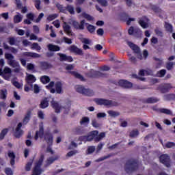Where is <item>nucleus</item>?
<instances>
[{"label":"nucleus","mask_w":175,"mask_h":175,"mask_svg":"<svg viewBox=\"0 0 175 175\" xmlns=\"http://www.w3.org/2000/svg\"><path fill=\"white\" fill-rule=\"evenodd\" d=\"M8 98V90L6 89H3L0 90V99L3 100H6Z\"/></svg>","instance_id":"nucleus-28"},{"label":"nucleus","mask_w":175,"mask_h":175,"mask_svg":"<svg viewBox=\"0 0 175 175\" xmlns=\"http://www.w3.org/2000/svg\"><path fill=\"white\" fill-rule=\"evenodd\" d=\"M55 86V91L57 94L64 93V90H62V83L61 82H57Z\"/></svg>","instance_id":"nucleus-25"},{"label":"nucleus","mask_w":175,"mask_h":175,"mask_svg":"<svg viewBox=\"0 0 175 175\" xmlns=\"http://www.w3.org/2000/svg\"><path fill=\"white\" fill-rule=\"evenodd\" d=\"M106 136L105 133H100L98 135H97L95 137V142H100Z\"/></svg>","instance_id":"nucleus-39"},{"label":"nucleus","mask_w":175,"mask_h":175,"mask_svg":"<svg viewBox=\"0 0 175 175\" xmlns=\"http://www.w3.org/2000/svg\"><path fill=\"white\" fill-rule=\"evenodd\" d=\"M50 98H51V96L44 98L41 100L40 104V109H46V107H49V103L50 102Z\"/></svg>","instance_id":"nucleus-15"},{"label":"nucleus","mask_w":175,"mask_h":175,"mask_svg":"<svg viewBox=\"0 0 175 175\" xmlns=\"http://www.w3.org/2000/svg\"><path fill=\"white\" fill-rule=\"evenodd\" d=\"M165 75H166V70L165 69L161 70L157 73V77H164Z\"/></svg>","instance_id":"nucleus-46"},{"label":"nucleus","mask_w":175,"mask_h":175,"mask_svg":"<svg viewBox=\"0 0 175 175\" xmlns=\"http://www.w3.org/2000/svg\"><path fill=\"white\" fill-rule=\"evenodd\" d=\"M33 91L34 94H39L40 92V87L38 84H34L33 85Z\"/></svg>","instance_id":"nucleus-52"},{"label":"nucleus","mask_w":175,"mask_h":175,"mask_svg":"<svg viewBox=\"0 0 175 175\" xmlns=\"http://www.w3.org/2000/svg\"><path fill=\"white\" fill-rule=\"evenodd\" d=\"M56 7L60 12H62V13H66V12H68L70 14H73L75 13V8H73L72 5H68L66 7H64V5L57 3Z\"/></svg>","instance_id":"nucleus-7"},{"label":"nucleus","mask_w":175,"mask_h":175,"mask_svg":"<svg viewBox=\"0 0 175 175\" xmlns=\"http://www.w3.org/2000/svg\"><path fill=\"white\" fill-rule=\"evenodd\" d=\"M82 16L83 17H84V18H86V20H88V21H92V20H94V18L92 16H91V15L83 12L82 13Z\"/></svg>","instance_id":"nucleus-45"},{"label":"nucleus","mask_w":175,"mask_h":175,"mask_svg":"<svg viewBox=\"0 0 175 175\" xmlns=\"http://www.w3.org/2000/svg\"><path fill=\"white\" fill-rule=\"evenodd\" d=\"M165 147H167V148H173L174 147H175V144L173 142H167L165 144Z\"/></svg>","instance_id":"nucleus-61"},{"label":"nucleus","mask_w":175,"mask_h":175,"mask_svg":"<svg viewBox=\"0 0 175 175\" xmlns=\"http://www.w3.org/2000/svg\"><path fill=\"white\" fill-rule=\"evenodd\" d=\"M97 135H99V131H92L88 134L87 137H84L83 140H85L86 142H92V140H95V137H96Z\"/></svg>","instance_id":"nucleus-11"},{"label":"nucleus","mask_w":175,"mask_h":175,"mask_svg":"<svg viewBox=\"0 0 175 175\" xmlns=\"http://www.w3.org/2000/svg\"><path fill=\"white\" fill-rule=\"evenodd\" d=\"M139 76H152V70H142L139 73Z\"/></svg>","instance_id":"nucleus-26"},{"label":"nucleus","mask_w":175,"mask_h":175,"mask_svg":"<svg viewBox=\"0 0 175 175\" xmlns=\"http://www.w3.org/2000/svg\"><path fill=\"white\" fill-rule=\"evenodd\" d=\"M139 135V130L135 129L130 132L129 136L130 137H137Z\"/></svg>","instance_id":"nucleus-40"},{"label":"nucleus","mask_w":175,"mask_h":175,"mask_svg":"<svg viewBox=\"0 0 175 175\" xmlns=\"http://www.w3.org/2000/svg\"><path fill=\"white\" fill-rule=\"evenodd\" d=\"M77 147V144L75 142H71L70 146H68V150H72V148H76Z\"/></svg>","instance_id":"nucleus-60"},{"label":"nucleus","mask_w":175,"mask_h":175,"mask_svg":"<svg viewBox=\"0 0 175 175\" xmlns=\"http://www.w3.org/2000/svg\"><path fill=\"white\" fill-rule=\"evenodd\" d=\"M165 29L168 31V32H172L173 26H172L170 23H165Z\"/></svg>","instance_id":"nucleus-54"},{"label":"nucleus","mask_w":175,"mask_h":175,"mask_svg":"<svg viewBox=\"0 0 175 175\" xmlns=\"http://www.w3.org/2000/svg\"><path fill=\"white\" fill-rule=\"evenodd\" d=\"M94 91L90 89H85V93H83V95H85L86 96H94Z\"/></svg>","instance_id":"nucleus-42"},{"label":"nucleus","mask_w":175,"mask_h":175,"mask_svg":"<svg viewBox=\"0 0 175 175\" xmlns=\"http://www.w3.org/2000/svg\"><path fill=\"white\" fill-rule=\"evenodd\" d=\"M79 40L81 43H83V50H90L91 49L90 47V44L92 43V40H90L89 38H79Z\"/></svg>","instance_id":"nucleus-9"},{"label":"nucleus","mask_w":175,"mask_h":175,"mask_svg":"<svg viewBox=\"0 0 175 175\" xmlns=\"http://www.w3.org/2000/svg\"><path fill=\"white\" fill-rule=\"evenodd\" d=\"M8 157H9V158L11 159L10 163H11L12 166H13V165H14V159L16 158V155L14 154V152H13L12 151H9Z\"/></svg>","instance_id":"nucleus-32"},{"label":"nucleus","mask_w":175,"mask_h":175,"mask_svg":"<svg viewBox=\"0 0 175 175\" xmlns=\"http://www.w3.org/2000/svg\"><path fill=\"white\" fill-rule=\"evenodd\" d=\"M173 65H174L173 62H167L166 64V68L167 70H171V69H173Z\"/></svg>","instance_id":"nucleus-58"},{"label":"nucleus","mask_w":175,"mask_h":175,"mask_svg":"<svg viewBox=\"0 0 175 175\" xmlns=\"http://www.w3.org/2000/svg\"><path fill=\"white\" fill-rule=\"evenodd\" d=\"M107 115L105 112H100V113H98L96 115V118L98 119L105 118V117H107Z\"/></svg>","instance_id":"nucleus-55"},{"label":"nucleus","mask_w":175,"mask_h":175,"mask_svg":"<svg viewBox=\"0 0 175 175\" xmlns=\"http://www.w3.org/2000/svg\"><path fill=\"white\" fill-rule=\"evenodd\" d=\"M154 61L156 62V68H161V66H162V65H163V59H159V58H157L154 57Z\"/></svg>","instance_id":"nucleus-34"},{"label":"nucleus","mask_w":175,"mask_h":175,"mask_svg":"<svg viewBox=\"0 0 175 175\" xmlns=\"http://www.w3.org/2000/svg\"><path fill=\"white\" fill-rule=\"evenodd\" d=\"M95 151V146H89L88 148V154H92Z\"/></svg>","instance_id":"nucleus-63"},{"label":"nucleus","mask_w":175,"mask_h":175,"mask_svg":"<svg viewBox=\"0 0 175 175\" xmlns=\"http://www.w3.org/2000/svg\"><path fill=\"white\" fill-rule=\"evenodd\" d=\"M128 46L131 48L134 51V53L137 54V57L138 59H146L147 57H148V51L147 50H144L143 54L140 52V48L137 46L136 44L132 43L131 42H127Z\"/></svg>","instance_id":"nucleus-2"},{"label":"nucleus","mask_w":175,"mask_h":175,"mask_svg":"<svg viewBox=\"0 0 175 175\" xmlns=\"http://www.w3.org/2000/svg\"><path fill=\"white\" fill-rule=\"evenodd\" d=\"M30 118H31V111H28L23 120V124H28V121H29Z\"/></svg>","instance_id":"nucleus-48"},{"label":"nucleus","mask_w":175,"mask_h":175,"mask_svg":"<svg viewBox=\"0 0 175 175\" xmlns=\"http://www.w3.org/2000/svg\"><path fill=\"white\" fill-rule=\"evenodd\" d=\"M5 59H8V64L10 66L15 68V72H20V64L14 59V56L11 53H5Z\"/></svg>","instance_id":"nucleus-4"},{"label":"nucleus","mask_w":175,"mask_h":175,"mask_svg":"<svg viewBox=\"0 0 175 175\" xmlns=\"http://www.w3.org/2000/svg\"><path fill=\"white\" fill-rule=\"evenodd\" d=\"M63 29L65 33H66V35H68V36H72L73 35V33H72V29L70 28V26L68 24V23L64 22Z\"/></svg>","instance_id":"nucleus-14"},{"label":"nucleus","mask_w":175,"mask_h":175,"mask_svg":"<svg viewBox=\"0 0 175 175\" xmlns=\"http://www.w3.org/2000/svg\"><path fill=\"white\" fill-rule=\"evenodd\" d=\"M24 55L26 57H31L32 58H40V55L33 52H25Z\"/></svg>","instance_id":"nucleus-30"},{"label":"nucleus","mask_w":175,"mask_h":175,"mask_svg":"<svg viewBox=\"0 0 175 175\" xmlns=\"http://www.w3.org/2000/svg\"><path fill=\"white\" fill-rule=\"evenodd\" d=\"M51 105L53 109L55 111V113H61L64 110L65 114H69L70 110V103L66 105L64 107L61 106L59 102L55 101L54 98H52Z\"/></svg>","instance_id":"nucleus-1"},{"label":"nucleus","mask_w":175,"mask_h":175,"mask_svg":"<svg viewBox=\"0 0 175 175\" xmlns=\"http://www.w3.org/2000/svg\"><path fill=\"white\" fill-rule=\"evenodd\" d=\"M47 48L49 51H59V50H61V48H59V46L52 44H49L47 45Z\"/></svg>","instance_id":"nucleus-27"},{"label":"nucleus","mask_w":175,"mask_h":175,"mask_svg":"<svg viewBox=\"0 0 175 175\" xmlns=\"http://www.w3.org/2000/svg\"><path fill=\"white\" fill-rule=\"evenodd\" d=\"M135 32H140V29L139 28L134 29L133 27H131L129 29V33L130 35H134Z\"/></svg>","instance_id":"nucleus-41"},{"label":"nucleus","mask_w":175,"mask_h":175,"mask_svg":"<svg viewBox=\"0 0 175 175\" xmlns=\"http://www.w3.org/2000/svg\"><path fill=\"white\" fill-rule=\"evenodd\" d=\"M40 81L42 82L43 84H47V83H50V77L43 75L40 77Z\"/></svg>","instance_id":"nucleus-33"},{"label":"nucleus","mask_w":175,"mask_h":175,"mask_svg":"<svg viewBox=\"0 0 175 175\" xmlns=\"http://www.w3.org/2000/svg\"><path fill=\"white\" fill-rule=\"evenodd\" d=\"M160 162L167 167H170V157L167 154H162L160 158Z\"/></svg>","instance_id":"nucleus-8"},{"label":"nucleus","mask_w":175,"mask_h":175,"mask_svg":"<svg viewBox=\"0 0 175 175\" xmlns=\"http://www.w3.org/2000/svg\"><path fill=\"white\" fill-rule=\"evenodd\" d=\"M119 85L123 88H132L133 87L132 83L125 80H120L119 81Z\"/></svg>","instance_id":"nucleus-21"},{"label":"nucleus","mask_w":175,"mask_h":175,"mask_svg":"<svg viewBox=\"0 0 175 175\" xmlns=\"http://www.w3.org/2000/svg\"><path fill=\"white\" fill-rule=\"evenodd\" d=\"M107 113V114H109V117H111L113 118H116V117H118V116H120V112L117 111L108 110Z\"/></svg>","instance_id":"nucleus-29"},{"label":"nucleus","mask_w":175,"mask_h":175,"mask_svg":"<svg viewBox=\"0 0 175 175\" xmlns=\"http://www.w3.org/2000/svg\"><path fill=\"white\" fill-rule=\"evenodd\" d=\"M32 163H33V159H30L29 162L26 164V166H25L26 172H29V170H31V167H32Z\"/></svg>","instance_id":"nucleus-38"},{"label":"nucleus","mask_w":175,"mask_h":175,"mask_svg":"<svg viewBox=\"0 0 175 175\" xmlns=\"http://www.w3.org/2000/svg\"><path fill=\"white\" fill-rule=\"evenodd\" d=\"M44 133V130L43 129V124L41 123L40 124V129L39 131H36V135L34 137L35 140H38L39 137H43V135Z\"/></svg>","instance_id":"nucleus-16"},{"label":"nucleus","mask_w":175,"mask_h":175,"mask_svg":"<svg viewBox=\"0 0 175 175\" xmlns=\"http://www.w3.org/2000/svg\"><path fill=\"white\" fill-rule=\"evenodd\" d=\"M172 96H174V94H166L163 96L164 100H170Z\"/></svg>","instance_id":"nucleus-62"},{"label":"nucleus","mask_w":175,"mask_h":175,"mask_svg":"<svg viewBox=\"0 0 175 175\" xmlns=\"http://www.w3.org/2000/svg\"><path fill=\"white\" fill-rule=\"evenodd\" d=\"M5 174L13 175V171H12V169L7 167L5 168Z\"/></svg>","instance_id":"nucleus-64"},{"label":"nucleus","mask_w":175,"mask_h":175,"mask_svg":"<svg viewBox=\"0 0 175 175\" xmlns=\"http://www.w3.org/2000/svg\"><path fill=\"white\" fill-rule=\"evenodd\" d=\"M75 90L77 92H79V94H82V95H84L85 92V88L83 87L82 85H77L75 86Z\"/></svg>","instance_id":"nucleus-31"},{"label":"nucleus","mask_w":175,"mask_h":175,"mask_svg":"<svg viewBox=\"0 0 175 175\" xmlns=\"http://www.w3.org/2000/svg\"><path fill=\"white\" fill-rule=\"evenodd\" d=\"M57 55L59 57V60L62 62L66 61L67 62H73V58L72 56H68L64 53H59Z\"/></svg>","instance_id":"nucleus-12"},{"label":"nucleus","mask_w":175,"mask_h":175,"mask_svg":"<svg viewBox=\"0 0 175 175\" xmlns=\"http://www.w3.org/2000/svg\"><path fill=\"white\" fill-rule=\"evenodd\" d=\"M146 103H157V102H159V99L155 97H150L146 99Z\"/></svg>","instance_id":"nucleus-37"},{"label":"nucleus","mask_w":175,"mask_h":175,"mask_svg":"<svg viewBox=\"0 0 175 175\" xmlns=\"http://www.w3.org/2000/svg\"><path fill=\"white\" fill-rule=\"evenodd\" d=\"M23 15L20 12H16V15L14 16V23L15 24H18L23 21Z\"/></svg>","instance_id":"nucleus-23"},{"label":"nucleus","mask_w":175,"mask_h":175,"mask_svg":"<svg viewBox=\"0 0 175 175\" xmlns=\"http://www.w3.org/2000/svg\"><path fill=\"white\" fill-rule=\"evenodd\" d=\"M31 49L37 50V51H40L42 50V47H40V46H39V44L38 43H33L31 45Z\"/></svg>","instance_id":"nucleus-44"},{"label":"nucleus","mask_w":175,"mask_h":175,"mask_svg":"<svg viewBox=\"0 0 175 175\" xmlns=\"http://www.w3.org/2000/svg\"><path fill=\"white\" fill-rule=\"evenodd\" d=\"M88 122H90V118H88V117L82 118V119L80 122L81 125H83V124H88Z\"/></svg>","instance_id":"nucleus-53"},{"label":"nucleus","mask_w":175,"mask_h":175,"mask_svg":"<svg viewBox=\"0 0 175 175\" xmlns=\"http://www.w3.org/2000/svg\"><path fill=\"white\" fill-rule=\"evenodd\" d=\"M40 66L42 70H47V69H50L52 67L51 64L46 62H41L40 63Z\"/></svg>","instance_id":"nucleus-24"},{"label":"nucleus","mask_w":175,"mask_h":175,"mask_svg":"<svg viewBox=\"0 0 175 175\" xmlns=\"http://www.w3.org/2000/svg\"><path fill=\"white\" fill-rule=\"evenodd\" d=\"M44 139L48 146H53V135L49 133H46L44 135Z\"/></svg>","instance_id":"nucleus-17"},{"label":"nucleus","mask_w":175,"mask_h":175,"mask_svg":"<svg viewBox=\"0 0 175 175\" xmlns=\"http://www.w3.org/2000/svg\"><path fill=\"white\" fill-rule=\"evenodd\" d=\"M84 24H85V20H82L80 23L76 21H72V25L75 29H84Z\"/></svg>","instance_id":"nucleus-13"},{"label":"nucleus","mask_w":175,"mask_h":175,"mask_svg":"<svg viewBox=\"0 0 175 175\" xmlns=\"http://www.w3.org/2000/svg\"><path fill=\"white\" fill-rule=\"evenodd\" d=\"M138 23L144 29L148 28V18L146 17L140 18Z\"/></svg>","instance_id":"nucleus-18"},{"label":"nucleus","mask_w":175,"mask_h":175,"mask_svg":"<svg viewBox=\"0 0 175 175\" xmlns=\"http://www.w3.org/2000/svg\"><path fill=\"white\" fill-rule=\"evenodd\" d=\"M3 73L5 75H10L12 73V69L9 67H5L3 70Z\"/></svg>","instance_id":"nucleus-59"},{"label":"nucleus","mask_w":175,"mask_h":175,"mask_svg":"<svg viewBox=\"0 0 175 175\" xmlns=\"http://www.w3.org/2000/svg\"><path fill=\"white\" fill-rule=\"evenodd\" d=\"M44 159V155L42 154L38 161L35 164V167H34L32 175L42 174V172H43V170L40 169V166H42V163H43Z\"/></svg>","instance_id":"nucleus-5"},{"label":"nucleus","mask_w":175,"mask_h":175,"mask_svg":"<svg viewBox=\"0 0 175 175\" xmlns=\"http://www.w3.org/2000/svg\"><path fill=\"white\" fill-rule=\"evenodd\" d=\"M57 17H58L57 14H53L47 17V20H49V21H53V20H55V18H57Z\"/></svg>","instance_id":"nucleus-56"},{"label":"nucleus","mask_w":175,"mask_h":175,"mask_svg":"<svg viewBox=\"0 0 175 175\" xmlns=\"http://www.w3.org/2000/svg\"><path fill=\"white\" fill-rule=\"evenodd\" d=\"M98 2L101 4V6L106 7L109 5L107 0H97Z\"/></svg>","instance_id":"nucleus-57"},{"label":"nucleus","mask_w":175,"mask_h":175,"mask_svg":"<svg viewBox=\"0 0 175 175\" xmlns=\"http://www.w3.org/2000/svg\"><path fill=\"white\" fill-rule=\"evenodd\" d=\"M27 19L24 20L25 24H31L32 21H33V19L35 18V14L33 13H28L26 15Z\"/></svg>","instance_id":"nucleus-20"},{"label":"nucleus","mask_w":175,"mask_h":175,"mask_svg":"<svg viewBox=\"0 0 175 175\" xmlns=\"http://www.w3.org/2000/svg\"><path fill=\"white\" fill-rule=\"evenodd\" d=\"M92 125L94 126V128H100V124L98 122V120L96 119H93L92 120Z\"/></svg>","instance_id":"nucleus-47"},{"label":"nucleus","mask_w":175,"mask_h":175,"mask_svg":"<svg viewBox=\"0 0 175 175\" xmlns=\"http://www.w3.org/2000/svg\"><path fill=\"white\" fill-rule=\"evenodd\" d=\"M124 169L126 173H131L137 169V163L133 160H130L126 162Z\"/></svg>","instance_id":"nucleus-6"},{"label":"nucleus","mask_w":175,"mask_h":175,"mask_svg":"<svg viewBox=\"0 0 175 175\" xmlns=\"http://www.w3.org/2000/svg\"><path fill=\"white\" fill-rule=\"evenodd\" d=\"M160 113H163L164 114H172V111L168 109L161 108L159 109Z\"/></svg>","instance_id":"nucleus-51"},{"label":"nucleus","mask_w":175,"mask_h":175,"mask_svg":"<svg viewBox=\"0 0 175 175\" xmlns=\"http://www.w3.org/2000/svg\"><path fill=\"white\" fill-rule=\"evenodd\" d=\"M94 102H96L97 105L105 106L106 107H114L116 106H120V103H118V102L105 98H96Z\"/></svg>","instance_id":"nucleus-3"},{"label":"nucleus","mask_w":175,"mask_h":175,"mask_svg":"<svg viewBox=\"0 0 175 175\" xmlns=\"http://www.w3.org/2000/svg\"><path fill=\"white\" fill-rule=\"evenodd\" d=\"M21 126H23V124L21 123H19L16 129L14 136L15 137H20L21 135H23V131H21Z\"/></svg>","instance_id":"nucleus-22"},{"label":"nucleus","mask_w":175,"mask_h":175,"mask_svg":"<svg viewBox=\"0 0 175 175\" xmlns=\"http://www.w3.org/2000/svg\"><path fill=\"white\" fill-rule=\"evenodd\" d=\"M76 154H79V150H71L66 154V158H70V157L76 155Z\"/></svg>","instance_id":"nucleus-36"},{"label":"nucleus","mask_w":175,"mask_h":175,"mask_svg":"<svg viewBox=\"0 0 175 175\" xmlns=\"http://www.w3.org/2000/svg\"><path fill=\"white\" fill-rule=\"evenodd\" d=\"M8 134V129H3L1 133H0V140H3L5 136Z\"/></svg>","instance_id":"nucleus-49"},{"label":"nucleus","mask_w":175,"mask_h":175,"mask_svg":"<svg viewBox=\"0 0 175 175\" xmlns=\"http://www.w3.org/2000/svg\"><path fill=\"white\" fill-rule=\"evenodd\" d=\"M68 50L70 51V53H74V54H76L77 55H84V52H83V49H79V47L72 45Z\"/></svg>","instance_id":"nucleus-10"},{"label":"nucleus","mask_w":175,"mask_h":175,"mask_svg":"<svg viewBox=\"0 0 175 175\" xmlns=\"http://www.w3.org/2000/svg\"><path fill=\"white\" fill-rule=\"evenodd\" d=\"M26 81L27 84H30L31 87H32V83L36 81V77L33 75L27 74L26 77Z\"/></svg>","instance_id":"nucleus-19"},{"label":"nucleus","mask_w":175,"mask_h":175,"mask_svg":"<svg viewBox=\"0 0 175 175\" xmlns=\"http://www.w3.org/2000/svg\"><path fill=\"white\" fill-rule=\"evenodd\" d=\"M57 159H58V157H50L46 161V166H49V165H51V163H53L54 162V161H57Z\"/></svg>","instance_id":"nucleus-43"},{"label":"nucleus","mask_w":175,"mask_h":175,"mask_svg":"<svg viewBox=\"0 0 175 175\" xmlns=\"http://www.w3.org/2000/svg\"><path fill=\"white\" fill-rule=\"evenodd\" d=\"M85 25H88L86 27L88 32H90V33H94V32H95V26L92 25H90L88 23H85Z\"/></svg>","instance_id":"nucleus-35"},{"label":"nucleus","mask_w":175,"mask_h":175,"mask_svg":"<svg viewBox=\"0 0 175 175\" xmlns=\"http://www.w3.org/2000/svg\"><path fill=\"white\" fill-rule=\"evenodd\" d=\"M96 75H98V76H102V73L99 72H96L94 70H92L90 71V74L89 75V76H90V77H94V76H96Z\"/></svg>","instance_id":"nucleus-50"}]
</instances>
